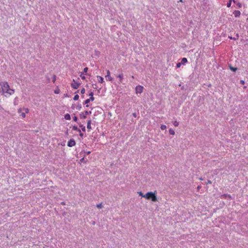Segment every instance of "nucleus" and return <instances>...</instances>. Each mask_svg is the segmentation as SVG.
Here are the masks:
<instances>
[{
    "label": "nucleus",
    "mask_w": 248,
    "mask_h": 248,
    "mask_svg": "<svg viewBox=\"0 0 248 248\" xmlns=\"http://www.w3.org/2000/svg\"><path fill=\"white\" fill-rule=\"evenodd\" d=\"M1 89H0V93L2 92L5 94L6 97H9L10 95L13 94L15 93V90L12 89L6 81H2L0 83Z\"/></svg>",
    "instance_id": "f257e3e1"
},
{
    "label": "nucleus",
    "mask_w": 248,
    "mask_h": 248,
    "mask_svg": "<svg viewBox=\"0 0 248 248\" xmlns=\"http://www.w3.org/2000/svg\"><path fill=\"white\" fill-rule=\"evenodd\" d=\"M156 191H155L153 192H148L144 195V198L147 200L151 199L153 202H157V199L156 196Z\"/></svg>",
    "instance_id": "f03ea898"
},
{
    "label": "nucleus",
    "mask_w": 248,
    "mask_h": 248,
    "mask_svg": "<svg viewBox=\"0 0 248 248\" xmlns=\"http://www.w3.org/2000/svg\"><path fill=\"white\" fill-rule=\"evenodd\" d=\"M143 90V87L141 85H138L135 88V92L137 94L141 93Z\"/></svg>",
    "instance_id": "7ed1b4c3"
},
{
    "label": "nucleus",
    "mask_w": 248,
    "mask_h": 248,
    "mask_svg": "<svg viewBox=\"0 0 248 248\" xmlns=\"http://www.w3.org/2000/svg\"><path fill=\"white\" fill-rule=\"evenodd\" d=\"M106 79L108 81H112L113 78L110 76V73L108 70H107V75L105 76Z\"/></svg>",
    "instance_id": "20e7f679"
},
{
    "label": "nucleus",
    "mask_w": 248,
    "mask_h": 248,
    "mask_svg": "<svg viewBox=\"0 0 248 248\" xmlns=\"http://www.w3.org/2000/svg\"><path fill=\"white\" fill-rule=\"evenodd\" d=\"M76 144V142L74 139H70L67 143V146L70 147H72L75 146Z\"/></svg>",
    "instance_id": "39448f33"
},
{
    "label": "nucleus",
    "mask_w": 248,
    "mask_h": 248,
    "mask_svg": "<svg viewBox=\"0 0 248 248\" xmlns=\"http://www.w3.org/2000/svg\"><path fill=\"white\" fill-rule=\"evenodd\" d=\"M73 82L74 83H71V87L75 89H77L79 87L80 84L76 82L74 79H73Z\"/></svg>",
    "instance_id": "423d86ee"
},
{
    "label": "nucleus",
    "mask_w": 248,
    "mask_h": 248,
    "mask_svg": "<svg viewBox=\"0 0 248 248\" xmlns=\"http://www.w3.org/2000/svg\"><path fill=\"white\" fill-rule=\"evenodd\" d=\"M91 111H86L84 113H80V117L81 118H83V119H85L86 118V115H88L89 114H91Z\"/></svg>",
    "instance_id": "0eeeda50"
},
{
    "label": "nucleus",
    "mask_w": 248,
    "mask_h": 248,
    "mask_svg": "<svg viewBox=\"0 0 248 248\" xmlns=\"http://www.w3.org/2000/svg\"><path fill=\"white\" fill-rule=\"evenodd\" d=\"M117 77L119 78V82L120 83H122V81L123 80V78H124V75H123V74L121 73V74L118 75Z\"/></svg>",
    "instance_id": "6e6552de"
},
{
    "label": "nucleus",
    "mask_w": 248,
    "mask_h": 248,
    "mask_svg": "<svg viewBox=\"0 0 248 248\" xmlns=\"http://www.w3.org/2000/svg\"><path fill=\"white\" fill-rule=\"evenodd\" d=\"M231 199V196L228 194H224L221 195V198L222 199H226V198Z\"/></svg>",
    "instance_id": "1a4fd4ad"
},
{
    "label": "nucleus",
    "mask_w": 248,
    "mask_h": 248,
    "mask_svg": "<svg viewBox=\"0 0 248 248\" xmlns=\"http://www.w3.org/2000/svg\"><path fill=\"white\" fill-rule=\"evenodd\" d=\"M233 14L236 17H239L241 15L240 12L238 10H235Z\"/></svg>",
    "instance_id": "9d476101"
},
{
    "label": "nucleus",
    "mask_w": 248,
    "mask_h": 248,
    "mask_svg": "<svg viewBox=\"0 0 248 248\" xmlns=\"http://www.w3.org/2000/svg\"><path fill=\"white\" fill-rule=\"evenodd\" d=\"M97 78L98 82L101 83H103V82H104V78L102 77H101L100 76H97Z\"/></svg>",
    "instance_id": "9b49d317"
},
{
    "label": "nucleus",
    "mask_w": 248,
    "mask_h": 248,
    "mask_svg": "<svg viewBox=\"0 0 248 248\" xmlns=\"http://www.w3.org/2000/svg\"><path fill=\"white\" fill-rule=\"evenodd\" d=\"M187 62V60L186 58H183L181 59V61L180 62L181 63L182 65L185 64Z\"/></svg>",
    "instance_id": "f8f14e48"
},
{
    "label": "nucleus",
    "mask_w": 248,
    "mask_h": 248,
    "mask_svg": "<svg viewBox=\"0 0 248 248\" xmlns=\"http://www.w3.org/2000/svg\"><path fill=\"white\" fill-rule=\"evenodd\" d=\"M87 128L88 129L90 130L92 129L91 127V120H88L87 122Z\"/></svg>",
    "instance_id": "ddd939ff"
},
{
    "label": "nucleus",
    "mask_w": 248,
    "mask_h": 248,
    "mask_svg": "<svg viewBox=\"0 0 248 248\" xmlns=\"http://www.w3.org/2000/svg\"><path fill=\"white\" fill-rule=\"evenodd\" d=\"M64 118L66 120H70L71 119V116L69 114L67 113L64 115Z\"/></svg>",
    "instance_id": "4468645a"
},
{
    "label": "nucleus",
    "mask_w": 248,
    "mask_h": 248,
    "mask_svg": "<svg viewBox=\"0 0 248 248\" xmlns=\"http://www.w3.org/2000/svg\"><path fill=\"white\" fill-rule=\"evenodd\" d=\"M232 1V0H230V1L227 3V6L228 7H231ZM233 2L234 3L235 2L234 0H233Z\"/></svg>",
    "instance_id": "2eb2a0df"
},
{
    "label": "nucleus",
    "mask_w": 248,
    "mask_h": 248,
    "mask_svg": "<svg viewBox=\"0 0 248 248\" xmlns=\"http://www.w3.org/2000/svg\"><path fill=\"white\" fill-rule=\"evenodd\" d=\"M80 77L81 78V79L83 80H85L86 79V78H85L84 73H81V74L80 75Z\"/></svg>",
    "instance_id": "dca6fc26"
},
{
    "label": "nucleus",
    "mask_w": 248,
    "mask_h": 248,
    "mask_svg": "<svg viewBox=\"0 0 248 248\" xmlns=\"http://www.w3.org/2000/svg\"><path fill=\"white\" fill-rule=\"evenodd\" d=\"M79 127L81 128L82 131L85 132V131H86L85 126H83V125H82V124H79Z\"/></svg>",
    "instance_id": "f3484780"
},
{
    "label": "nucleus",
    "mask_w": 248,
    "mask_h": 248,
    "mask_svg": "<svg viewBox=\"0 0 248 248\" xmlns=\"http://www.w3.org/2000/svg\"><path fill=\"white\" fill-rule=\"evenodd\" d=\"M230 69L232 71H233V72H235V71L237 70V68H236V67H232V66H230Z\"/></svg>",
    "instance_id": "a211bd4d"
},
{
    "label": "nucleus",
    "mask_w": 248,
    "mask_h": 248,
    "mask_svg": "<svg viewBox=\"0 0 248 248\" xmlns=\"http://www.w3.org/2000/svg\"><path fill=\"white\" fill-rule=\"evenodd\" d=\"M169 133L170 134V135H174L175 134V132L172 129H169Z\"/></svg>",
    "instance_id": "6ab92c4d"
},
{
    "label": "nucleus",
    "mask_w": 248,
    "mask_h": 248,
    "mask_svg": "<svg viewBox=\"0 0 248 248\" xmlns=\"http://www.w3.org/2000/svg\"><path fill=\"white\" fill-rule=\"evenodd\" d=\"M17 102H18V98L16 97L14 99V105H16L17 104Z\"/></svg>",
    "instance_id": "aec40b11"
},
{
    "label": "nucleus",
    "mask_w": 248,
    "mask_h": 248,
    "mask_svg": "<svg viewBox=\"0 0 248 248\" xmlns=\"http://www.w3.org/2000/svg\"><path fill=\"white\" fill-rule=\"evenodd\" d=\"M161 130H164L166 129L167 126L164 124H162L160 127Z\"/></svg>",
    "instance_id": "412c9836"
},
{
    "label": "nucleus",
    "mask_w": 248,
    "mask_h": 248,
    "mask_svg": "<svg viewBox=\"0 0 248 248\" xmlns=\"http://www.w3.org/2000/svg\"><path fill=\"white\" fill-rule=\"evenodd\" d=\"M173 124L175 126H178L179 125V123L177 121H175L173 122Z\"/></svg>",
    "instance_id": "4be33fe9"
},
{
    "label": "nucleus",
    "mask_w": 248,
    "mask_h": 248,
    "mask_svg": "<svg viewBox=\"0 0 248 248\" xmlns=\"http://www.w3.org/2000/svg\"><path fill=\"white\" fill-rule=\"evenodd\" d=\"M96 207L98 208H102L103 207V205L102 204V203H99V204H97L96 205Z\"/></svg>",
    "instance_id": "5701e85b"
},
{
    "label": "nucleus",
    "mask_w": 248,
    "mask_h": 248,
    "mask_svg": "<svg viewBox=\"0 0 248 248\" xmlns=\"http://www.w3.org/2000/svg\"><path fill=\"white\" fill-rule=\"evenodd\" d=\"M78 98H79V96L78 94L75 95L73 98L74 100H78Z\"/></svg>",
    "instance_id": "b1692460"
},
{
    "label": "nucleus",
    "mask_w": 248,
    "mask_h": 248,
    "mask_svg": "<svg viewBox=\"0 0 248 248\" xmlns=\"http://www.w3.org/2000/svg\"><path fill=\"white\" fill-rule=\"evenodd\" d=\"M72 130L74 131H77L78 130V128L77 126L74 125L72 127Z\"/></svg>",
    "instance_id": "393cba45"
},
{
    "label": "nucleus",
    "mask_w": 248,
    "mask_h": 248,
    "mask_svg": "<svg viewBox=\"0 0 248 248\" xmlns=\"http://www.w3.org/2000/svg\"><path fill=\"white\" fill-rule=\"evenodd\" d=\"M90 102V99H87L84 101V104H88Z\"/></svg>",
    "instance_id": "a878e982"
},
{
    "label": "nucleus",
    "mask_w": 248,
    "mask_h": 248,
    "mask_svg": "<svg viewBox=\"0 0 248 248\" xmlns=\"http://www.w3.org/2000/svg\"><path fill=\"white\" fill-rule=\"evenodd\" d=\"M80 93L82 94H84L85 93V89L84 88H82L80 91Z\"/></svg>",
    "instance_id": "bb28decb"
},
{
    "label": "nucleus",
    "mask_w": 248,
    "mask_h": 248,
    "mask_svg": "<svg viewBox=\"0 0 248 248\" xmlns=\"http://www.w3.org/2000/svg\"><path fill=\"white\" fill-rule=\"evenodd\" d=\"M181 65H182V64L181 63V62H178V63H177V64H176V67H177V68H179V67L181 66Z\"/></svg>",
    "instance_id": "cd10ccee"
},
{
    "label": "nucleus",
    "mask_w": 248,
    "mask_h": 248,
    "mask_svg": "<svg viewBox=\"0 0 248 248\" xmlns=\"http://www.w3.org/2000/svg\"><path fill=\"white\" fill-rule=\"evenodd\" d=\"M88 67H85V68H84V69H83V73H87V71H88Z\"/></svg>",
    "instance_id": "c85d7f7f"
},
{
    "label": "nucleus",
    "mask_w": 248,
    "mask_h": 248,
    "mask_svg": "<svg viewBox=\"0 0 248 248\" xmlns=\"http://www.w3.org/2000/svg\"><path fill=\"white\" fill-rule=\"evenodd\" d=\"M138 193L140 196L142 197H144V195L141 192H138Z\"/></svg>",
    "instance_id": "c756f323"
},
{
    "label": "nucleus",
    "mask_w": 248,
    "mask_h": 248,
    "mask_svg": "<svg viewBox=\"0 0 248 248\" xmlns=\"http://www.w3.org/2000/svg\"><path fill=\"white\" fill-rule=\"evenodd\" d=\"M73 120L75 121V122H77V120H78V117L76 116H75L74 117H73Z\"/></svg>",
    "instance_id": "7c9ffc66"
},
{
    "label": "nucleus",
    "mask_w": 248,
    "mask_h": 248,
    "mask_svg": "<svg viewBox=\"0 0 248 248\" xmlns=\"http://www.w3.org/2000/svg\"><path fill=\"white\" fill-rule=\"evenodd\" d=\"M25 111V112L28 113L29 112V109L28 108H24Z\"/></svg>",
    "instance_id": "2f4dec72"
},
{
    "label": "nucleus",
    "mask_w": 248,
    "mask_h": 248,
    "mask_svg": "<svg viewBox=\"0 0 248 248\" xmlns=\"http://www.w3.org/2000/svg\"><path fill=\"white\" fill-rule=\"evenodd\" d=\"M21 115L22 116V117L23 118H25V116H26L25 113H24V112L22 113H21Z\"/></svg>",
    "instance_id": "473e14b6"
},
{
    "label": "nucleus",
    "mask_w": 248,
    "mask_h": 248,
    "mask_svg": "<svg viewBox=\"0 0 248 248\" xmlns=\"http://www.w3.org/2000/svg\"><path fill=\"white\" fill-rule=\"evenodd\" d=\"M89 99H90V101H93L94 99V98L93 96H91V97H90V98Z\"/></svg>",
    "instance_id": "72a5a7b5"
},
{
    "label": "nucleus",
    "mask_w": 248,
    "mask_h": 248,
    "mask_svg": "<svg viewBox=\"0 0 248 248\" xmlns=\"http://www.w3.org/2000/svg\"><path fill=\"white\" fill-rule=\"evenodd\" d=\"M237 6H238V7H239V8H240V7H241V6H242V4H241V3H238L237 4Z\"/></svg>",
    "instance_id": "f704fd0d"
},
{
    "label": "nucleus",
    "mask_w": 248,
    "mask_h": 248,
    "mask_svg": "<svg viewBox=\"0 0 248 248\" xmlns=\"http://www.w3.org/2000/svg\"><path fill=\"white\" fill-rule=\"evenodd\" d=\"M93 93L92 92H91L89 93V96H90V97H91V96H93Z\"/></svg>",
    "instance_id": "c9c22d12"
},
{
    "label": "nucleus",
    "mask_w": 248,
    "mask_h": 248,
    "mask_svg": "<svg viewBox=\"0 0 248 248\" xmlns=\"http://www.w3.org/2000/svg\"><path fill=\"white\" fill-rule=\"evenodd\" d=\"M56 80V77L55 76H53V82H54Z\"/></svg>",
    "instance_id": "e433bc0d"
},
{
    "label": "nucleus",
    "mask_w": 248,
    "mask_h": 248,
    "mask_svg": "<svg viewBox=\"0 0 248 248\" xmlns=\"http://www.w3.org/2000/svg\"><path fill=\"white\" fill-rule=\"evenodd\" d=\"M79 136L81 137H82L83 136V134L81 132H79Z\"/></svg>",
    "instance_id": "4c0bfd02"
},
{
    "label": "nucleus",
    "mask_w": 248,
    "mask_h": 248,
    "mask_svg": "<svg viewBox=\"0 0 248 248\" xmlns=\"http://www.w3.org/2000/svg\"><path fill=\"white\" fill-rule=\"evenodd\" d=\"M211 183H212V182L210 180H208L207 183H206V184H211Z\"/></svg>",
    "instance_id": "58836bf2"
},
{
    "label": "nucleus",
    "mask_w": 248,
    "mask_h": 248,
    "mask_svg": "<svg viewBox=\"0 0 248 248\" xmlns=\"http://www.w3.org/2000/svg\"><path fill=\"white\" fill-rule=\"evenodd\" d=\"M22 111V108H20L18 109V112L20 113Z\"/></svg>",
    "instance_id": "ea45409f"
},
{
    "label": "nucleus",
    "mask_w": 248,
    "mask_h": 248,
    "mask_svg": "<svg viewBox=\"0 0 248 248\" xmlns=\"http://www.w3.org/2000/svg\"><path fill=\"white\" fill-rule=\"evenodd\" d=\"M240 82H241V84H244V83H245L244 81V80H241L240 81Z\"/></svg>",
    "instance_id": "a19ab883"
},
{
    "label": "nucleus",
    "mask_w": 248,
    "mask_h": 248,
    "mask_svg": "<svg viewBox=\"0 0 248 248\" xmlns=\"http://www.w3.org/2000/svg\"><path fill=\"white\" fill-rule=\"evenodd\" d=\"M229 38L231 39H233V40H235L236 39L235 38H232V37H229Z\"/></svg>",
    "instance_id": "79ce46f5"
},
{
    "label": "nucleus",
    "mask_w": 248,
    "mask_h": 248,
    "mask_svg": "<svg viewBox=\"0 0 248 248\" xmlns=\"http://www.w3.org/2000/svg\"><path fill=\"white\" fill-rule=\"evenodd\" d=\"M77 131L79 133L81 132V130L79 128H78V130H77Z\"/></svg>",
    "instance_id": "37998d69"
},
{
    "label": "nucleus",
    "mask_w": 248,
    "mask_h": 248,
    "mask_svg": "<svg viewBox=\"0 0 248 248\" xmlns=\"http://www.w3.org/2000/svg\"><path fill=\"white\" fill-rule=\"evenodd\" d=\"M78 109H80L81 108V105H80L79 106H78Z\"/></svg>",
    "instance_id": "c03bdc74"
},
{
    "label": "nucleus",
    "mask_w": 248,
    "mask_h": 248,
    "mask_svg": "<svg viewBox=\"0 0 248 248\" xmlns=\"http://www.w3.org/2000/svg\"><path fill=\"white\" fill-rule=\"evenodd\" d=\"M200 188H201V186H198L197 187L198 189H199Z\"/></svg>",
    "instance_id": "a18cd8bd"
},
{
    "label": "nucleus",
    "mask_w": 248,
    "mask_h": 248,
    "mask_svg": "<svg viewBox=\"0 0 248 248\" xmlns=\"http://www.w3.org/2000/svg\"><path fill=\"white\" fill-rule=\"evenodd\" d=\"M83 160H84V158H81V159H80V161H83Z\"/></svg>",
    "instance_id": "49530a36"
},
{
    "label": "nucleus",
    "mask_w": 248,
    "mask_h": 248,
    "mask_svg": "<svg viewBox=\"0 0 248 248\" xmlns=\"http://www.w3.org/2000/svg\"><path fill=\"white\" fill-rule=\"evenodd\" d=\"M133 115L134 116V117H136V114H133Z\"/></svg>",
    "instance_id": "de8ad7c7"
},
{
    "label": "nucleus",
    "mask_w": 248,
    "mask_h": 248,
    "mask_svg": "<svg viewBox=\"0 0 248 248\" xmlns=\"http://www.w3.org/2000/svg\"><path fill=\"white\" fill-rule=\"evenodd\" d=\"M55 93H58V91H55Z\"/></svg>",
    "instance_id": "09e8293b"
},
{
    "label": "nucleus",
    "mask_w": 248,
    "mask_h": 248,
    "mask_svg": "<svg viewBox=\"0 0 248 248\" xmlns=\"http://www.w3.org/2000/svg\"><path fill=\"white\" fill-rule=\"evenodd\" d=\"M55 93H58V91H55Z\"/></svg>",
    "instance_id": "8fccbe9b"
},
{
    "label": "nucleus",
    "mask_w": 248,
    "mask_h": 248,
    "mask_svg": "<svg viewBox=\"0 0 248 248\" xmlns=\"http://www.w3.org/2000/svg\"><path fill=\"white\" fill-rule=\"evenodd\" d=\"M90 153V152H87V154H88H88H89Z\"/></svg>",
    "instance_id": "3c124183"
},
{
    "label": "nucleus",
    "mask_w": 248,
    "mask_h": 248,
    "mask_svg": "<svg viewBox=\"0 0 248 248\" xmlns=\"http://www.w3.org/2000/svg\"><path fill=\"white\" fill-rule=\"evenodd\" d=\"M180 2H182V0H180Z\"/></svg>",
    "instance_id": "603ef678"
}]
</instances>
